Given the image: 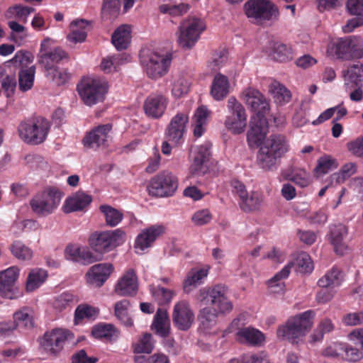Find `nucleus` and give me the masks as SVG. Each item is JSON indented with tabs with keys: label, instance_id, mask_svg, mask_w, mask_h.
<instances>
[{
	"label": "nucleus",
	"instance_id": "obj_17",
	"mask_svg": "<svg viewBox=\"0 0 363 363\" xmlns=\"http://www.w3.org/2000/svg\"><path fill=\"white\" fill-rule=\"evenodd\" d=\"M172 320L174 325L181 330H187L194 321V314L186 301H181L174 306Z\"/></svg>",
	"mask_w": 363,
	"mask_h": 363
},
{
	"label": "nucleus",
	"instance_id": "obj_61",
	"mask_svg": "<svg viewBox=\"0 0 363 363\" xmlns=\"http://www.w3.org/2000/svg\"><path fill=\"white\" fill-rule=\"evenodd\" d=\"M121 3L119 0H104L102 13L110 18H115L119 13Z\"/></svg>",
	"mask_w": 363,
	"mask_h": 363
},
{
	"label": "nucleus",
	"instance_id": "obj_41",
	"mask_svg": "<svg viewBox=\"0 0 363 363\" xmlns=\"http://www.w3.org/2000/svg\"><path fill=\"white\" fill-rule=\"evenodd\" d=\"M86 26L87 23L82 19L72 21L70 23L71 33L67 36L68 40L75 43L84 41L86 38Z\"/></svg>",
	"mask_w": 363,
	"mask_h": 363
},
{
	"label": "nucleus",
	"instance_id": "obj_48",
	"mask_svg": "<svg viewBox=\"0 0 363 363\" xmlns=\"http://www.w3.org/2000/svg\"><path fill=\"white\" fill-rule=\"evenodd\" d=\"M291 269L295 267V270L301 273H310L313 269V264L311 257L306 252L300 253L294 262L289 264H292Z\"/></svg>",
	"mask_w": 363,
	"mask_h": 363
},
{
	"label": "nucleus",
	"instance_id": "obj_52",
	"mask_svg": "<svg viewBox=\"0 0 363 363\" xmlns=\"http://www.w3.org/2000/svg\"><path fill=\"white\" fill-rule=\"evenodd\" d=\"M123 55L117 54L103 58L100 65L101 69L105 73L116 71L119 65L124 62Z\"/></svg>",
	"mask_w": 363,
	"mask_h": 363
},
{
	"label": "nucleus",
	"instance_id": "obj_31",
	"mask_svg": "<svg viewBox=\"0 0 363 363\" xmlns=\"http://www.w3.org/2000/svg\"><path fill=\"white\" fill-rule=\"evenodd\" d=\"M345 86L346 89L354 86H363V65L357 62L348 67L345 74Z\"/></svg>",
	"mask_w": 363,
	"mask_h": 363
},
{
	"label": "nucleus",
	"instance_id": "obj_62",
	"mask_svg": "<svg viewBox=\"0 0 363 363\" xmlns=\"http://www.w3.org/2000/svg\"><path fill=\"white\" fill-rule=\"evenodd\" d=\"M8 26L11 30V38L16 43H18L27 37L25 27L18 23L11 21L8 23Z\"/></svg>",
	"mask_w": 363,
	"mask_h": 363
},
{
	"label": "nucleus",
	"instance_id": "obj_49",
	"mask_svg": "<svg viewBox=\"0 0 363 363\" xmlns=\"http://www.w3.org/2000/svg\"><path fill=\"white\" fill-rule=\"evenodd\" d=\"M218 313L216 311L208 307L203 308L200 311L199 318L201 326L204 330H210L216 325Z\"/></svg>",
	"mask_w": 363,
	"mask_h": 363
},
{
	"label": "nucleus",
	"instance_id": "obj_10",
	"mask_svg": "<svg viewBox=\"0 0 363 363\" xmlns=\"http://www.w3.org/2000/svg\"><path fill=\"white\" fill-rule=\"evenodd\" d=\"M227 108L228 115L224 123L225 128L235 135L243 133L247 126L244 106L234 96H230L227 102Z\"/></svg>",
	"mask_w": 363,
	"mask_h": 363
},
{
	"label": "nucleus",
	"instance_id": "obj_56",
	"mask_svg": "<svg viewBox=\"0 0 363 363\" xmlns=\"http://www.w3.org/2000/svg\"><path fill=\"white\" fill-rule=\"evenodd\" d=\"M190 87L189 82L183 77H178L174 79L172 93L175 97H181L188 93Z\"/></svg>",
	"mask_w": 363,
	"mask_h": 363
},
{
	"label": "nucleus",
	"instance_id": "obj_25",
	"mask_svg": "<svg viewBox=\"0 0 363 363\" xmlns=\"http://www.w3.org/2000/svg\"><path fill=\"white\" fill-rule=\"evenodd\" d=\"M211 144L206 143L200 146H196L194 150V160L191 165V172L193 174H203L206 171L205 164L208 161Z\"/></svg>",
	"mask_w": 363,
	"mask_h": 363
},
{
	"label": "nucleus",
	"instance_id": "obj_39",
	"mask_svg": "<svg viewBox=\"0 0 363 363\" xmlns=\"http://www.w3.org/2000/svg\"><path fill=\"white\" fill-rule=\"evenodd\" d=\"M48 277V272L43 269H33L28 276L26 280V291L32 292L36 289L39 288L46 280Z\"/></svg>",
	"mask_w": 363,
	"mask_h": 363
},
{
	"label": "nucleus",
	"instance_id": "obj_28",
	"mask_svg": "<svg viewBox=\"0 0 363 363\" xmlns=\"http://www.w3.org/2000/svg\"><path fill=\"white\" fill-rule=\"evenodd\" d=\"M91 202V197L84 192H77L72 196L66 199L63 211L66 213L80 211Z\"/></svg>",
	"mask_w": 363,
	"mask_h": 363
},
{
	"label": "nucleus",
	"instance_id": "obj_57",
	"mask_svg": "<svg viewBox=\"0 0 363 363\" xmlns=\"http://www.w3.org/2000/svg\"><path fill=\"white\" fill-rule=\"evenodd\" d=\"M45 71L46 77L57 86L64 84L69 79V74L65 70L52 67Z\"/></svg>",
	"mask_w": 363,
	"mask_h": 363
},
{
	"label": "nucleus",
	"instance_id": "obj_4",
	"mask_svg": "<svg viewBox=\"0 0 363 363\" xmlns=\"http://www.w3.org/2000/svg\"><path fill=\"white\" fill-rule=\"evenodd\" d=\"M40 344L46 354L57 356L65 346L74 345L76 344V341L74 334L70 330L55 328L46 332Z\"/></svg>",
	"mask_w": 363,
	"mask_h": 363
},
{
	"label": "nucleus",
	"instance_id": "obj_23",
	"mask_svg": "<svg viewBox=\"0 0 363 363\" xmlns=\"http://www.w3.org/2000/svg\"><path fill=\"white\" fill-rule=\"evenodd\" d=\"M138 278L135 272L130 269L118 281L115 292L122 296L134 295L138 291Z\"/></svg>",
	"mask_w": 363,
	"mask_h": 363
},
{
	"label": "nucleus",
	"instance_id": "obj_8",
	"mask_svg": "<svg viewBox=\"0 0 363 363\" xmlns=\"http://www.w3.org/2000/svg\"><path fill=\"white\" fill-rule=\"evenodd\" d=\"M171 60L169 55H160L151 50H143L140 55L141 64L148 77L152 79H157L165 74Z\"/></svg>",
	"mask_w": 363,
	"mask_h": 363
},
{
	"label": "nucleus",
	"instance_id": "obj_63",
	"mask_svg": "<svg viewBox=\"0 0 363 363\" xmlns=\"http://www.w3.org/2000/svg\"><path fill=\"white\" fill-rule=\"evenodd\" d=\"M33 11L34 9L33 7L23 6L21 5L15 6L9 9V12L14 15L16 19L23 23L27 21L28 16Z\"/></svg>",
	"mask_w": 363,
	"mask_h": 363
},
{
	"label": "nucleus",
	"instance_id": "obj_24",
	"mask_svg": "<svg viewBox=\"0 0 363 363\" xmlns=\"http://www.w3.org/2000/svg\"><path fill=\"white\" fill-rule=\"evenodd\" d=\"M113 270L111 264L103 263L92 266L87 272L86 277L89 284L96 286H101L109 277Z\"/></svg>",
	"mask_w": 363,
	"mask_h": 363
},
{
	"label": "nucleus",
	"instance_id": "obj_34",
	"mask_svg": "<svg viewBox=\"0 0 363 363\" xmlns=\"http://www.w3.org/2000/svg\"><path fill=\"white\" fill-rule=\"evenodd\" d=\"M286 264L280 272L277 273L268 281L269 292L274 294H283L285 291V284L283 281L286 279L291 271V265Z\"/></svg>",
	"mask_w": 363,
	"mask_h": 363
},
{
	"label": "nucleus",
	"instance_id": "obj_18",
	"mask_svg": "<svg viewBox=\"0 0 363 363\" xmlns=\"http://www.w3.org/2000/svg\"><path fill=\"white\" fill-rule=\"evenodd\" d=\"M111 129L112 125L110 123L95 127L84 137L83 140L84 146L93 149L105 147L110 138Z\"/></svg>",
	"mask_w": 363,
	"mask_h": 363
},
{
	"label": "nucleus",
	"instance_id": "obj_27",
	"mask_svg": "<svg viewBox=\"0 0 363 363\" xmlns=\"http://www.w3.org/2000/svg\"><path fill=\"white\" fill-rule=\"evenodd\" d=\"M230 92L228 78L220 73L215 75L211 86V96L216 101L223 100Z\"/></svg>",
	"mask_w": 363,
	"mask_h": 363
},
{
	"label": "nucleus",
	"instance_id": "obj_12",
	"mask_svg": "<svg viewBox=\"0 0 363 363\" xmlns=\"http://www.w3.org/2000/svg\"><path fill=\"white\" fill-rule=\"evenodd\" d=\"M177 187V178L172 172L164 171L150 180L147 189L152 196L167 197L172 196Z\"/></svg>",
	"mask_w": 363,
	"mask_h": 363
},
{
	"label": "nucleus",
	"instance_id": "obj_46",
	"mask_svg": "<svg viewBox=\"0 0 363 363\" xmlns=\"http://www.w3.org/2000/svg\"><path fill=\"white\" fill-rule=\"evenodd\" d=\"M357 172V164L354 162H348L345 164L339 170V172L333 174L330 176L332 183L342 184L346 179L354 174Z\"/></svg>",
	"mask_w": 363,
	"mask_h": 363
},
{
	"label": "nucleus",
	"instance_id": "obj_43",
	"mask_svg": "<svg viewBox=\"0 0 363 363\" xmlns=\"http://www.w3.org/2000/svg\"><path fill=\"white\" fill-rule=\"evenodd\" d=\"M150 293L159 305H164L171 302L174 291L160 286L151 285L150 286Z\"/></svg>",
	"mask_w": 363,
	"mask_h": 363
},
{
	"label": "nucleus",
	"instance_id": "obj_51",
	"mask_svg": "<svg viewBox=\"0 0 363 363\" xmlns=\"http://www.w3.org/2000/svg\"><path fill=\"white\" fill-rule=\"evenodd\" d=\"M262 202V196L257 192H252L249 196L247 194L240 201V208L246 212L258 208Z\"/></svg>",
	"mask_w": 363,
	"mask_h": 363
},
{
	"label": "nucleus",
	"instance_id": "obj_35",
	"mask_svg": "<svg viewBox=\"0 0 363 363\" xmlns=\"http://www.w3.org/2000/svg\"><path fill=\"white\" fill-rule=\"evenodd\" d=\"M270 56L275 61L284 62L293 59L294 52L290 45L275 42L271 46Z\"/></svg>",
	"mask_w": 363,
	"mask_h": 363
},
{
	"label": "nucleus",
	"instance_id": "obj_64",
	"mask_svg": "<svg viewBox=\"0 0 363 363\" xmlns=\"http://www.w3.org/2000/svg\"><path fill=\"white\" fill-rule=\"evenodd\" d=\"M74 301V297L72 294L63 293L56 298L54 307L59 311H62L70 306Z\"/></svg>",
	"mask_w": 363,
	"mask_h": 363
},
{
	"label": "nucleus",
	"instance_id": "obj_33",
	"mask_svg": "<svg viewBox=\"0 0 363 363\" xmlns=\"http://www.w3.org/2000/svg\"><path fill=\"white\" fill-rule=\"evenodd\" d=\"M130 33V27L128 25H122L113 32L111 42L118 50L128 48L131 38Z\"/></svg>",
	"mask_w": 363,
	"mask_h": 363
},
{
	"label": "nucleus",
	"instance_id": "obj_7",
	"mask_svg": "<svg viewBox=\"0 0 363 363\" xmlns=\"http://www.w3.org/2000/svg\"><path fill=\"white\" fill-rule=\"evenodd\" d=\"M125 240V232L120 229L95 232L89 237V245L96 252L104 253L109 252L122 245Z\"/></svg>",
	"mask_w": 363,
	"mask_h": 363
},
{
	"label": "nucleus",
	"instance_id": "obj_6",
	"mask_svg": "<svg viewBox=\"0 0 363 363\" xmlns=\"http://www.w3.org/2000/svg\"><path fill=\"white\" fill-rule=\"evenodd\" d=\"M244 9L250 21L257 25L276 19L279 15L277 7L269 0H248Z\"/></svg>",
	"mask_w": 363,
	"mask_h": 363
},
{
	"label": "nucleus",
	"instance_id": "obj_45",
	"mask_svg": "<svg viewBox=\"0 0 363 363\" xmlns=\"http://www.w3.org/2000/svg\"><path fill=\"white\" fill-rule=\"evenodd\" d=\"M13 323L18 326L25 328L33 327V312L28 308H23L13 313Z\"/></svg>",
	"mask_w": 363,
	"mask_h": 363
},
{
	"label": "nucleus",
	"instance_id": "obj_3",
	"mask_svg": "<svg viewBox=\"0 0 363 363\" xmlns=\"http://www.w3.org/2000/svg\"><path fill=\"white\" fill-rule=\"evenodd\" d=\"M50 128V122L44 118L22 121L18 128L21 139L28 144L38 145L43 143Z\"/></svg>",
	"mask_w": 363,
	"mask_h": 363
},
{
	"label": "nucleus",
	"instance_id": "obj_13",
	"mask_svg": "<svg viewBox=\"0 0 363 363\" xmlns=\"http://www.w3.org/2000/svg\"><path fill=\"white\" fill-rule=\"evenodd\" d=\"M201 294L206 295V300L217 313H229L233 309V304L228 297V288L225 285L218 284L209 289L201 290Z\"/></svg>",
	"mask_w": 363,
	"mask_h": 363
},
{
	"label": "nucleus",
	"instance_id": "obj_54",
	"mask_svg": "<svg viewBox=\"0 0 363 363\" xmlns=\"http://www.w3.org/2000/svg\"><path fill=\"white\" fill-rule=\"evenodd\" d=\"M154 348V340L152 335L146 333L138 340L134 347V352L138 354H150Z\"/></svg>",
	"mask_w": 363,
	"mask_h": 363
},
{
	"label": "nucleus",
	"instance_id": "obj_1",
	"mask_svg": "<svg viewBox=\"0 0 363 363\" xmlns=\"http://www.w3.org/2000/svg\"><path fill=\"white\" fill-rule=\"evenodd\" d=\"M289 150V144L285 136L272 135L266 139L257 153L258 165L265 171L276 170L279 160Z\"/></svg>",
	"mask_w": 363,
	"mask_h": 363
},
{
	"label": "nucleus",
	"instance_id": "obj_16",
	"mask_svg": "<svg viewBox=\"0 0 363 363\" xmlns=\"http://www.w3.org/2000/svg\"><path fill=\"white\" fill-rule=\"evenodd\" d=\"M240 318L235 319L231 323V328L237 330L235 338L242 344L250 345H261L264 342V334L257 329L252 327H240Z\"/></svg>",
	"mask_w": 363,
	"mask_h": 363
},
{
	"label": "nucleus",
	"instance_id": "obj_42",
	"mask_svg": "<svg viewBox=\"0 0 363 363\" xmlns=\"http://www.w3.org/2000/svg\"><path fill=\"white\" fill-rule=\"evenodd\" d=\"M66 54L64 50L61 48H57L49 52H43L39 56V62L43 65L45 69H48L52 67L53 63H57L65 58Z\"/></svg>",
	"mask_w": 363,
	"mask_h": 363
},
{
	"label": "nucleus",
	"instance_id": "obj_5",
	"mask_svg": "<svg viewBox=\"0 0 363 363\" xmlns=\"http://www.w3.org/2000/svg\"><path fill=\"white\" fill-rule=\"evenodd\" d=\"M77 91L84 104L91 106L104 101L108 84L100 78L84 77L78 84Z\"/></svg>",
	"mask_w": 363,
	"mask_h": 363
},
{
	"label": "nucleus",
	"instance_id": "obj_19",
	"mask_svg": "<svg viewBox=\"0 0 363 363\" xmlns=\"http://www.w3.org/2000/svg\"><path fill=\"white\" fill-rule=\"evenodd\" d=\"M162 225H153L144 229L135 238L134 247L136 252L142 254L145 250L152 246V243L164 233Z\"/></svg>",
	"mask_w": 363,
	"mask_h": 363
},
{
	"label": "nucleus",
	"instance_id": "obj_15",
	"mask_svg": "<svg viewBox=\"0 0 363 363\" xmlns=\"http://www.w3.org/2000/svg\"><path fill=\"white\" fill-rule=\"evenodd\" d=\"M189 122L187 113L184 112L177 113L172 118L166 128L165 135L167 140L173 145H178L183 139L184 134L186 131V126Z\"/></svg>",
	"mask_w": 363,
	"mask_h": 363
},
{
	"label": "nucleus",
	"instance_id": "obj_50",
	"mask_svg": "<svg viewBox=\"0 0 363 363\" xmlns=\"http://www.w3.org/2000/svg\"><path fill=\"white\" fill-rule=\"evenodd\" d=\"M340 282V272L337 269L333 268L318 280V284L321 288H331L339 286Z\"/></svg>",
	"mask_w": 363,
	"mask_h": 363
},
{
	"label": "nucleus",
	"instance_id": "obj_26",
	"mask_svg": "<svg viewBox=\"0 0 363 363\" xmlns=\"http://www.w3.org/2000/svg\"><path fill=\"white\" fill-rule=\"evenodd\" d=\"M244 100L256 115L264 116L269 111V104L264 96L257 89L249 88L244 91Z\"/></svg>",
	"mask_w": 363,
	"mask_h": 363
},
{
	"label": "nucleus",
	"instance_id": "obj_14",
	"mask_svg": "<svg viewBox=\"0 0 363 363\" xmlns=\"http://www.w3.org/2000/svg\"><path fill=\"white\" fill-rule=\"evenodd\" d=\"M20 275V269L16 266L0 271V296L13 299L17 297L16 284Z\"/></svg>",
	"mask_w": 363,
	"mask_h": 363
},
{
	"label": "nucleus",
	"instance_id": "obj_29",
	"mask_svg": "<svg viewBox=\"0 0 363 363\" xmlns=\"http://www.w3.org/2000/svg\"><path fill=\"white\" fill-rule=\"evenodd\" d=\"M284 178L301 187H306L311 184L310 174L304 169L291 166L283 174Z\"/></svg>",
	"mask_w": 363,
	"mask_h": 363
},
{
	"label": "nucleus",
	"instance_id": "obj_21",
	"mask_svg": "<svg viewBox=\"0 0 363 363\" xmlns=\"http://www.w3.org/2000/svg\"><path fill=\"white\" fill-rule=\"evenodd\" d=\"M251 128L247 133L250 143L259 145L264 139L268 131V122L264 116L255 115L250 119Z\"/></svg>",
	"mask_w": 363,
	"mask_h": 363
},
{
	"label": "nucleus",
	"instance_id": "obj_2",
	"mask_svg": "<svg viewBox=\"0 0 363 363\" xmlns=\"http://www.w3.org/2000/svg\"><path fill=\"white\" fill-rule=\"evenodd\" d=\"M314 316V311L308 310L290 318L278 328V338L297 343L312 328Z\"/></svg>",
	"mask_w": 363,
	"mask_h": 363
},
{
	"label": "nucleus",
	"instance_id": "obj_44",
	"mask_svg": "<svg viewBox=\"0 0 363 363\" xmlns=\"http://www.w3.org/2000/svg\"><path fill=\"white\" fill-rule=\"evenodd\" d=\"M35 67L32 65L28 69H21L18 72V85L22 91L30 89L33 86Z\"/></svg>",
	"mask_w": 363,
	"mask_h": 363
},
{
	"label": "nucleus",
	"instance_id": "obj_59",
	"mask_svg": "<svg viewBox=\"0 0 363 363\" xmlns=\"http://www.w3.org/2000/svg\"><path fill=\"white\" fill-rule=\"evenodd\" d=\"M92 335L96 338L112 339L116 335V330L111 324L96 325L92 329Z\"/></svg>",
	"mask_w": 363,
	"mask_h": 363
},
{
	"label": "nucleus",
	"instance_id": "obj_58",
	"mask_svg": "<svg viewBox=\"0 0 363 363\" xmlns=\"http://www.w3.org/2000/svg\"><path fill=\"white\" fill-rule=\"evenodd\" d=\"M333 167H336L335 160L328 156L322 157L318 159L317 166L314 172L317 177L328 173Z\"/></svg>",
	"mask_w": 363,
	"mask_h": 363
},
{
	"label": "nucleus",
	"instance_id": "obj_36",
	"mask_svg": "<svg viewBox=\"0 0 363 363\" xmlns=\"http://www.w3.org/2000/svg\"><path fill=\"white\" fill-rule=\"evenodd\" d=\"M209 115L210 111L204 106H201L196 109L193 118L194 136L199 138L203 135Z\"/></svg>",
	"mask_w": 363,
	"mask_h": 363
},
{
	"label": "nucleus",
	"instance_id": "obj_32",
	"mask_svg": "<svg viewBox=\"0 0 363 363\" xmlns=\"http://www.w3.org/2000/svg\"><path fill=\"white\" fill-rule=\"evenodd\" d=\"M208 275V270L205 269H193L186 275L184 283L183 289L186 294H189L192 290L203 283V279Z\"/></svg>",
	"mask_w": 363,
	"mask_h": 363
},
{
	"label": "nucleus",
	"instance_id": "obj_53",
	"mask_svg": "<svg viewBox=\"0 0 363 363\" xmlns=\"http://www.w3.org/2000/svg\"><path fill=\"white\" fill-rule=\"evenodd\" d=\"M11 250L13 255L19 260H30L33 257V251L18 240L12 244Z\"/></svg>",
	"mask_w": 363,
	"mask_h": 363
},
{
	"label": "nucleus",
	"instance_id": "obj_55",
	"mask_svg": "<svg viewBox=\"0 0 363 363\" xmlns=\"http://www.w3.org/2000/svg\"><path fill=\"white\" fill-rule=\"evenodd\" d=\"M33 60V56L30 52L19 50L16 52L14 57L11 60V62L16 67H20L21 69H28V66Z\"/></svg>",
	"mask_w": 363,
	"mask_h": 363
},
{
	"label": "nucleus",
	"instance_id": "obj_60",
	"mask_svg": "<svg viewBox=\"0 0 363 363\" xmlns=\"http://www.w3.org/2000/svg\"><path fill=\"white\" fill-rule=\"evenodd\" d=\"M98 311L95 308L87 305H80L75 311V321L77 323L79 320L84 318H93L96 315Z\"/></svg>",
	"mask_w": 363,
	"mask_h": 363
},
{
	"label": "nucleus",
	"instance_id": "obj_30",
	"mask_svg": "<svg viewBox=\"0 0 363 363\" xmlns=\"http://www.w3.org/2000/svg\"><path fill=\"white\" fill-rule=\"evenodd\" d=\"M152 328L156 334L161 337H167L169 333L170 320L167 311L163 308H158L155 315Z\"/></svg>",
	"mask_w": 363,
	"mask_h": 363
},
{
	"label": "nucleus",
	"instance_id": "obj_38",
	"mask_svg": "<svg viewBox=\"0 0 363 363\" xmlns=\"http://www.w3.org/2000/svg\"><path fill=\"white\" fill-rule=\"evenodd\" d=\"M352 35L340 38L335 43V54L338 59L352 60Z\"/></svg>",
	"mask_w": 363,
	"mask_h": 363
},
{
	"label": "nucleus",
	"instance_id": "obj_9",
	"mask_svg": "<svg viewBox=\"0 0 363 363\" xmlns=\"http://www.w3.org/2000/svg\"><path fill=\"white\" fill-rule=\"evenodd\" d=\"M204 30L205 25L202 21L196 18H188L179 26L177 33V43L184 49H191L195 45Z\"/></svg>",
	"mask_w": 363,
	"mask_h": 363
},
{
	"label": "nucleus",
	"instance_id": "obj_20",
	"mask_svg": "<svg viewBox=\"0 0 363 363\" xmlns=\"http://www.w3.org/2000/svg\"><path fill=\"white\" fill-rule=\"evenodd\" d=\"M167 99L160 94H151L145 100L143 109L145 115L152 119L161 118L167 108Z\"/></svg>",
	"mask_w": 363,
	"mask_h": 363
},
{
	"label": "nucleus",
	"instance_id": "obj_22",
	"mask_svg": "<svg viewBox=\"0 0 363 363\" xmlns=\"http://www.w3.org/2000/svg\"><path fill=\"white\" fill-rule=\"evenodd\" d=\"M347 235V229L345 225L337 224L330 227L329 241L337 255H343L348 252L349 248L346 242Z\"/></svg>",
	"mask_w": 363,
	"mask_h": 363
},
{
	"label": "nucleus",
	"instance_id": "obj_37",
	"mask_svg": "<svg viewBox=\"0 0 363 363\" xmlns=\"http://www.w3.org/2000/svg\"><path fill=\"white\" fill-rule=\"evenodd\" d=\"M269 91L272 94L274 101L279 105L289 103L291 99V91L277 81L270 84Z\"/></svg>",
	"mask_w": 363,
	"mask_h": 363
},
{
	"label": "nucleus",
	"instance_id": "obj_40",
	"mask_svg": "<svg viewBox=\"0 0 363 363\" xmlns=\"http://www.w3.org/2000/svg\"><path fill=\"white\" fill-rule=\"evenodd\" d=\"M99 209L104 216L106 225L108 227H116L123 218V213L120 210L111 206L101 205Z\"/></svg>",
	"mask_w": 363,
	"mask_h": 363
},
{
	"label": "nucleus",
	"instance_id": "obj_47",
	"mask_svg": "<svg viewBox=\"0 0 363 363\" xmlns=\"http://www.w3.org/2000/svg\"><path fill=\"white\" fill-rule=\"evenodd\" d=\"M129 307L130 302L126 299L121 300L115 303V315L125 326L133 325V320L128 315Z\"/></svg>",
	"mask_w": 363,
	"mask_h": 363
},
{
	"label": "nucleus",
	"instance_id": "obj_11",
	"mask_svg": "<svg viewBox=\"0 0 363 363\" xmlns=\"http://www.w3.org/2000/svg\"><path fill=\"white\" fill-rule=\"evenodd\" d=\"M61 193L51 188L37 194L30 202L33 211L40 216L52 213L60 204Z\"/></svg>",
	"mask_w": 363,
	"mask_h": 363
}]
</instances>
